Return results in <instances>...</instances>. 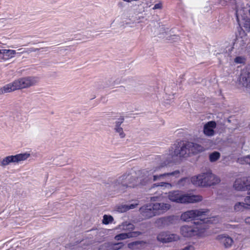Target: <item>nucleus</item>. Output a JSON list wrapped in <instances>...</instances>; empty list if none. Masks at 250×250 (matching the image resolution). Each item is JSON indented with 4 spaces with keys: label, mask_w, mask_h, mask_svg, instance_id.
<instances>
[{
    "label": "nucleus",
    "mask_w": 250,
    "mask_h": 250,
    "mask_svg": "<svg viewBox=\"0 0 250 250\" xmlns=\"http://www.w3.org/2000/svg\"><path fill=\"white\" fill-rule=\"evenodd\" d=\"M168 161L167 163L166 162L162 163L158 166L154 167L149 171L146 170L144 173L147 176L148 179H152L153 181L157 180H166L167 182H173L180 176V171L175 170L172 172H165L163 174H155L159 172H163L167 165L169 163Z\"/></svg>",
    "instance_id": "1"
},
{
    "label": "nucleus",
    "mask_w": 250,
    "mask_h": 250,
    "mask_svg": "<svg viewBox=\"0 0 250 250\" xmlns=\"http://www.w3.org/2000/svg\"><path fill=\"white\" fill-rule=\"evenodd\" d=\"M37 82L38 80L36 77H25L21 78L1 87L0 88V94L27 88L34 85Z\"/></svg>",
    "instance_id": "2"
},
{
    "label": "nucleus",
    "mask_w": 250,
    "mask_h": 250,
    "mask_svg": "<svg viewBox=\"0 0 250 250\" xmlns=\"http://www.w3.org/2000/svg\"><path fill=\"white\" fill-rule=\"evenodd\" d=\"M207 212L206 210L203 209L188 210L182 214L181 219L185 222H189L192 220L199 219V222L203 220L206 225H207L208 223L216 224L220 222V219L218 216L207 218H203L204 216L206 215Z\"/></svg>",
    "instance_id": "3"
},
{
    "label": "nucleus",
    "mask_w": 250,
    "mask_h": 250,
    "mask_svg": "<svg viewBox=\"0 0 250 250\" xmlns=\"http://www.w3.org/2000/svg\"><path fill=\"white\" fill-rule=\"evenodd\" d=\"M207 225L201 220L200 222H194L191 226L187 225L182 226L180 229L181 234L185 237L193 236L203 237L207 234Z\"/></svg>",
    "instance_id": "4"
},
{
    "label": "nucleus",
    "mask_w": 250,
    "mask_h": 250,
    "mask_svg": "<svg viewBox=\"0 0 250 250\" xmlns=\"http://www.w3.org/2000/svg\"><path fill=\"white\" fill-rule=\"evenodd\" d=\"M220 181L219 178L210 171H207L191 177V183L193 185L203 187L216 185Z\"/></svg>",
    "instance_id": "5"
},
{
    "label": "nucleus",
    "mask_w": 250,
    "mask_h": 250,
    "mask_svg": "<svg viewBox=\"0 0 250 250\" xmlns=\"http://www.w3.org/2000/svg\"><path fill=\"white\" fill-rule=\"evenodd\" d=\"M167 198L171 202L177 203H193L201 201V196L191 194H182L179 190H173L167 193Z\"/></svg>",
    "instance_id": "6"
},
{
    "label": "nucleus",
    "mask_w": 250,
    "mask_h": 250,
    "mask_svg": "<svg viewBox=\"0 0 250 250\" xmlns=\"http://www.w3.org/2000/svg\"><path fill=\"white\" fill-rule=\"evenodd\" d=\"M138 184L139 178H136L128 174H124L118 178L114 185L119 187V188L122 190L126 187H134Z\"/></svg>",
    "instance_id": "7"
},
{
    "label": "nucleus",
    "mask_w": 250,
    "mask_h": 250,
    "mask_svg": "<svg viewBox=\"0 0 250 250\" xmlns=\"http://www.w3.org/2000/svg\"><path fill=\"white\" fill-rule=\"evenodd\" d=\"M190 154L189 148L188 146V143L184 144L180 148L175 146L170 150L169 156L167 157L169 162H173L179 157H187Z\"/></svg>",
    "instance_id": "8"
},
{
    "label": "nucleus",
    "mask_w": 250,
    "mask_h": 250,
    "mask_svg": "<svg viewBox=\"0 0 250 250\" xmlns=\"http://www.w3.org/2000/svg\"><path fill=\"white\" fill-rule=\"evenodd\" d=\"M30 156L28 153H20L15 155H10L3 158L0 161V165L5 167L11 163L19 164L27 160Z\"/></svg>",
    "instance_id": "9"
},
{
    "label": "nucleus",
    "mask_w": 250,
    "mask_h": 250,
    "mask_svg": "<svg viewBox=\"0 0 250 250\" xmlns=\"http://www.w3.org/2000/svg\"><path fill=\"white\" fill-rule=\"evenodd\" d=\"M239 82L248 90H250V65L242 70Z\"/></svg>",
    "instance_id": "10"
},
{
    "label": "nucleus",
    "mask_w": 250,
    "mask_h": 250,
    "mask_svg": "<svg viewBox=\"0 0 250 250\" xmlns=\"http://www.w3.org/2000/svg\"><path fill=\"white\" fill-rule=\"evenodd\" d=\"M140 212L143 217L148 219L156 215L153 203L143 206L140 208Z\"/></svg>",
    "instance_id": "11"
},
{
    "label": "nucleus",
    "mask_w": 250,
    "mask_h": 250,
    "mask_svg": "<svg viewBox=\"0 0 250 250\" xmlns=\"http://www.w3.org/2000/svg\"><path fill=\"white\" fill-rule=\"evenodd\" d=\"M179 238L178 235L174 234H170L167 232H162L160 233L157 237L158 241L163 243L176 241L179 239Z\"/></svg>",
    "instance_id": "12"
},
{
    "label": "nucleus",
    "mask_w": 250,
    "mask_h": 250,
    "mask_svg": "<svg viewBox=\"0 0 250 250\" xmlns=\"http://www.w3.org/2000/svg\"><path fill=\"white\" fill-rule=\"evenodd\" d=\"M248 183L245 177L237 178L233 184V188L237 190H248Z\"/></svg>",
    "instance_id": "13"
},
{
    "label": "nucleus",
    "mask_w": 250,
    "mask_h": 250,
    "mask_svg": "<svg viewBox=\"0 0 250 250\" xmlns=\"http://www.w3.org/2000/svg\"><path fill=\"white\" fill-rule=\"evenodd\" d=\"M153 204L156 215L164 213L168 210L171 207L169 203H155Z\"/></svg>",
    "instance_id": "14"
},
{
    "label": "nucleus",
    "mask_w": 250,
    "mask_h": 250,
    "mask_svg": "<svg viewBox=\"0 0 250 250\" xmlns=\"http://www.w3.org/2000/svg\"><path fill=\"white\" fill-rule=\"evenodd\" d=\"M216 124L214 121H209L204 126L203 132L207 136H213L215 134L214 129L216 128Z\"/></svg>",
    "instance_id": "15"
},
{
    "label": "nucleus",
    "mask_w": 250,
    "mask_h": 250,
    "mask_svg": "<svg viewBox=\"0 0 250 250\" xmlns=\"http://www.w3.org/2000/svg\"><path fill=\"white\" fill-rule=\"evenodd\" d=\"M250 206V191L244 199V202H238L234 206V209L236 211H243Z\"/></svg>",
    "instance_id": "16"
},
{
    "label": "nucleus",
    "mask_w": 250,
    "mask_h": 250,
    "mask_svg": "<svg viewBox=\"0 0 250 250\" xmlns=\"http://www.w3.org/2000/svg\"><path fill=\"white\" fill-rule=\"evenodd\" d=\"M216 239L226 248H230L233 243L232 239L227 234L219 235L217 236Z\"/></svg>",
    "instance_id": "17"
},
{
    "label": "nucleus",
    "mask_w": 250,
    "mask_h": 250,
    "mask_svg": "<svg viewBox=\"0 0 250 250\" xmlns=\"http://www.w3.org/2000/svg\"><path fill=\"white\" fill-rule=\"evenodd\" d=\"M247 38L245 35L244 36H237L234 40L232 47L231 48L239 50L242 49L246 45Z\"/></svg>",
    "instance_id": "18"
},
{
    "label": "nucleus",
    "mask_w": 250,
    "mask_h": 250,
    "mask_svg": "<svg viewBox=\"0 0 250 250\" xmlns=\"http://www.w3.org/2000/svg\"><path fill=\"white\" fill-rule=\"evenodd\" d=\"M188 146L189 148L190 154H196L204 151L208 148V146L204 147L192 142H188Z\"/></svg>",
    "instance_id": "19"
},
{
    "label": "nucleus",
    "mask_w": 250,
    "mask_h": 250,
    "mask_svg": "<svg viewBox=\"0 0 250 250\" xmlns=\"http://www.w3.org/2000/svg\"><path fill=\"white\" fill-rule=\"evenodd\" d=\"M16 51L11 49H0V60H8L14 57Z\"/></svg>",
    "instance_id": "20"
},
{
    "label": "nucleus",
    "mask_w": 250,
    "mask_h": 250,
    "mask_svg": "<svg viewBox=\"0 0 250 250\" xmlns=\"http://www.w3.org/2000/svg\"><path fill=\"white\" fill-rule=\"evenodd\" d=\"M140 234V232L137 231L122 233L115 236V239L117 241L121 240H125L128 238L137 236Z\"/></svg>",
    "instance_id": "21"
},
{
    "label": "nucleus",
    "mask_w": 250,
    "mask_h": 250,
    "mask_svg": "<svg viewBox=\"0 0 250 250\" xmlns=\"http://www.w3.org/2000/svg\"><path fill=\"white\" fill-rule=\"evenodd\" d=\"M123 243L104 244V247L105 250H118L123 247Z\"/></svg>",
    "instance_id": "22"
},
{
    "label": "nucleus",
    "mask_w": 250,
    "mask_h": 250,
    "mask_svg": "<svg viewBox=\"0 0 250 250\" xmlns=\"http://www.w3.org/2000/svg\"><path fill=\"white\" fill-rule=\"evenodd\" d=\"M124 122V118H120L116 122V125L115 127V130L119 134V136L121 138H123L125 137V134L123 131V128L120 127L121 125Z\"/></svg>",
    "instance_id": "23"
},
{
    "label": "nucleus",
    "mask_w": 250,
    "mask_h": 250,
    "mask_svg": "<svg viewBox=\"0 0 250 250\" xmlns=\"http://www.w3.org/2000/svg\"><path fill=\"white\" fill-rule=\"evenodd\" d=\"M191 183V178H184L181 179L177 183V186L179 188H188Z\"/></svg>",
    "instance_id": "24"
},
{
    "label": "nucleus",
    "mask_w": 250,
    "mask_h": 250,
    "mask_svg": "<svg viewBox=\"0 0 250 250\" xmlns=\"http://www.w3.org/2000/svg\"><path fill=\"white\" fill-rule=\"evenodd\" d=\"M247 11L249 12V14L250 15V6H249L248 7L244 8V9H237L236 10V16L237 17V20L238 22H239V21L241 18H243L245 17L243 14L245 15Z\"/></svg>",
    "instance_id": "25"
},
{
    "label": "nucleus",
    "mask_w": 250,
    "mask_h": 250,
    "mask_svg": "<svg viewBox=\"0 0 250 250\" xmlns=\"http://www.w3.org/2000/svg\"><path fill=\"white\" fill-rule=\"evenodd\" d=\"M145 244L146 243L143 241H135L129 243L128 247L132 250L140 249L143 248Z\"/></svg>",
    "instance_id": "26"
},
{
    "label": "nucleus",
    "mask_w": 250,
    "mask_h": 250,
    "mask_svg": "<svg viewBox=\"0 0 250 250\" xmlns=\"http://www.w3.org/2000/svg\"><path fill=\"white\" fill-rule=\"evenodd\" d=\"M138 205V203H135L130 204L129 205H122L118 208L117 210L120 212H124L130 209H133L135 208Z\"/></svg>",
    "instance_id": "27"
},
{
    "label": "nucleus",
    "mask_w": 250,
    "mask_h": 250,
    "mask_svg": "<svg viewBox=\"0 0 250 250\" xmlns=\"http://www.w3.org/2000/svg\"><path fill=\"white\" fill-rule=\"evenodd\" d=\"M134 225L131 223L125 222L123 223L122 224L119 225L118 227V229L121 230L125 231H131L134 229Z\"/></svg>",
    "instance_id": "28"
},
{
    "label": "nucleus",
    "mask_w": 250,
    "mask_h": 250,
    "mask_svg": "<svg viewBox=\"0 0 250 250\" xmlns=\"http://www.w3.org/2000/svg\"><path fill=\"white\" fill-rule=\"evenodd\" d=\"M220 156V154L218 152H213L209 155V160L211 162L217 161Z\"/></svg>",
    "instance_id": "29"
},
{
    "label": "nucleus",
    "mask_w": 250,
    "mask_h": 250,
    "mask_svg": "<svg viewBox=\"0 0 250 250\" xmlns=\"http://www.w3.org/2000/svg\"><path fill=\"white\" fill-rule=\"evenodd\" d=\"M113 220V217L111 215H104L103 217V223L104 224H108Z\"/></svg>",
    "instance_id": "30"
},
{
    "label": "nucleus",
    "mask_w": 250,
    "mask_h": 250,
    "mask_svg": "<svg viewBox=\"0 0 250 250\" xmlns=\"http://www.w3.org/2000/svg\"><path fill=\"white\" fill-rule=\"evenodd\" d=\"M241 19L244 20V27L248 31H250V19L246 20L245 17Z\"/></svg>",
    "instance_id": "31"
},
{
    "label": "nucleus",
    "mask_w": 250,
    "mask_h": 250,
    "mask_svg": "<svg viewBox=\"0 0 250 250\" xmlns=\"http://www.w3.org/2000/svg\"><path fill=\"white\" fill-rule=\"evenodd\" d=\"M156 186H161L167 189H171L173 185L168 182H162L160 184L156 185Z\"/></svg>",
    "instance_id": "32"
},
{
    "label": "nucleus",
    "mask_w": 250,
    "mask_h": 250,
    "mask_svg": "<svg viewBox=\"0 0 250 250\" xmlns=\"http://www.w3.org/2000/svg\"><path fill=\"white\" fill-rule=\"evenodd\" d=\"M245 58L240 56L237 57L234 59V62L236 63H243L245 62Z\"/></svg>",
    "instance_id": "33"
},
{
    "label": "nucleus",
    "mask_w": 250,
    "mask_h": 250,
    "mask_svg": "<svg viewBox=\"0 0 250 250\" xmlns=\"http://www.w3.org/2000/svg\"><path fill=\"white\" fill-rule=\"evenodd\" d=\"M181 250H195V248L193 244H190L186 246Z\"/></svg>",
    "instance_id": "34"
},
{
    "label": "nucleus",
    "mask_w": 250,
    "mask_h": 250,
    "mask_svg": "<svg viewBox=\"0 0 250 250\" xmlns=\"http://www.w3.org/2000/svg\"><path fill=\"white\" fill-rule=\"evenodd\" d=\"M162 8V4L161 2H159L158 3L155 4L153 7V10L156 9H161Z\"/></svg>",
    "instance_id": "35"
},
{
    "label": "nucleus",
    "mask_w": 250,
    "mask_h": 250,
    "mask_svg": "<svg viewBox=\"0 0 250 250\" xmlns=\"http://www.w3.org/2000/svg\"><path fill=\"white\" fill-rule=\"evenodd\" d=\"M243 160L245 163L250 165V156H247L243 158Z\"/></svg>",
    "instance_id": "36"
},
{
    "label": "nucleus",
    "mask_w": 250,
    "mask_h": 250,
    "mask_svg": "<svg viewBox=\"0 0 250 250\" xmlns=\"http://www.w3.org/2000/svg\"><path fill=\"white\" fill-rule=\"evenodd\" d=\"M247 180V182L248 183V190H249L248 193L250 191V177H246Z\"/></svg>",
    "instance_id": "37"
},
{
    "label": "nucleus",
    "mask_w": 250,
    "mask_h": 250,
    "mask_svg": "<svg viewBox=\"0 0 250 250\" xmlns=\"http://www.w3.org/2000/svg\"><path fill=\"white\" fill-rule=\"evenodd\" d=\"M150 200L151 201H158V197H155V196H153V197H151V199H150Z\"/></svg>",
    "instance_id": "38"
},
{
    "label": "nucleus",
    "mask_w": 250,
    "mask_h": 250,
    "mask_svg": "<svg viewBox=\"0 0 250 250\" xmlns=\"http://www.w3.org/2000/svg\"><path fill=\"white\" fill-rule=\"evenodd\" d=\"M245 222H246L247 224H250V217H248V218H246V219H245Z\"/></svg>",
    "instance_id": "39"
},
{
    "label": "nucleus",
    "mask_w": 250,
    "mask_h": 250,
    "mask_svg": "<svg viewBox=\"0 0 250 250\" xmlns=\"http://www.w3.org/2000/svg\"><path fill=\"white\" fill-rule=\"evenodd\" d=\"M29 51H30V52H32V51H35L36 50L35 49H29Z\"/></svg>",
    "instance_id": "40"
},
{
    "label": "nucleus",
    "mask_w": 250,
    "mask_h": 250,
    "mask_svg": "<svg viewBox=\"0 0 250 250\" xmlns=\"http://www.w3.org/2000/svg\"><path fill=\"white\" fill-rule=\"evenodd\" d=\"M206 142H208V143H210V140H207L206 141Z\"/></svg>",
    "instance_id": "41"
}]
</instances>
